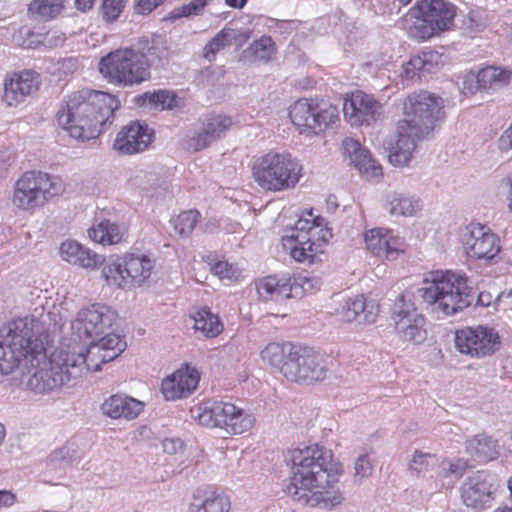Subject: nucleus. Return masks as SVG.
Masks as SVG:
<instances>
[{
	"instance_id": "nucleus-33",
	"label": "nucleus",
	"mask_w": 512,
	"mask_h": 512,
	"mask_svg": "<svg viewBox=\"0 0 512 512\" xmlns=\"http://www.w3.org/2000/svg\"><path fill=\"white\" fill-rule=\"evenodd\" d=\"M123 262V270L132 280L131 288L141 286L150 277L154 267L153 261L145 255L128 254Z\"/></svg>"
},
{
	"instance_id": "nucleus-40",
	"label": "nucleus",
	"mask_w": 512,
	"mask_h": 512,
	"mask_svg": "<svg viewBox=\"0 0 512 512\" xmlns=\"http://www.w3.org/2000/svg\"><path fill=\"white\" fill-rule=\"evenodd\" d=\"M247 52L255 61L267 63L273 59L277 48L271 36L263 35L250 44Z\"/></svg>"
},
{
	"instance_id": "nucleus-13",
	"label": "nucleus",
	"mask_w": 512,
	"mask_h": 512,
	"mask_svg": "<svg viewBox=\"0 0 512 512\" xmlns=\"http://www.w3.org/2000/svg\"><path fill=\"white\" fill-rule=\"evenodd\" d=\"M299 162H257L253 166L254 180L265 190L280 191L294 187L301 176Z\"/></svg>"
},
{
	"instance_id": "nucleus-24",
	"label": "nucleus",
	"mask_w": 512,
	"mask_h": 512,
	"mask_svg": "<svg viewBox=\"0 0 512 512\" xmlns=\"http://www.w3.org/2000/svg\"><path fill=\"white\" fill-rule=\"evenodd\" d=\"M512 72L495 66L480 69L477 73L469 72L463 80V92L474 94L478 90L490 89L509 83Z\"/></svg>"
},
{
	"instance_id": "nucleus-4",
	"label": "nucleus",
	"mask_w": 512,
	"mask_h": 512,
	"mask_svg": "<svg viewBox=\"0 0 512 512\" xmlns=\"http://www.w3.org/2000/svg\"><path fill=\"white\" fill-rule=\"evenodd\" d=\"M402 110L404 118L398 121L395 139L387 146L389 160H411L416 140L427 137L445 117L444 100L426 90L407 95Z\"/></svg>"
},
{
	"instance_id": "nucleus-64",
	"label": "nucleus",
	"mask_w": 512,
	"mask_h": 512,
	"mask_svg": "<svg viewBox=\"0 0 512 512\" xmlns=\"http://www.w3.org/2000/svg\"><path fill=\"white\" fill-rule=\"evenodd\" d=\"M326 205H327V209L328 211L330 212H334L337 210L338 208V203H337V198L336 196L334 195H329L327 198H326Z\"/></svg>"
},
{
	"instance_id": "nucleus-48",
	"label": "nucleus",
	"mask_w": 512,
	"mask_h": 512,
	"mask_svg": "<svg viewBox=\"0 0 512 512\" xmlns=\"http://www.w3.org/2000/svg\"><path fill=\"white\" fill-rule=\"evenodd\" d=\"M76 351H82L85 359L87 368L85 371L93 370L99 371L101 369V364L113 361L116 359L121 353H115V350H101L99 354H95L90 357L86 353V349L74 347Z\"/></svg>"
},
{
	"instance_id": "nucleus-10",
	"label": "nucleus",
	"mask_w": 512,
	"mask_h": 512,
	"mask_svg": "<svg viewBox=\"0 0 512 512\" xmlns=\"http://www.w3.org/2000/svg\"><path fill=\"white\" fill-rule=\"evenodd\" d=\"M467 467L466 462L458 460L456 462L442 463L439 466V459L435 454L425 453L416 450L409 462V471L412 475L417 477H424L427 473L434 471L436 472L435 480H428L424 489L428 494H435L440 492L444 488L453 486L454 480L445 482V479L453 476L458 479L462 476L463 472Z\"/></svg>"
},
{
	"instance_id": "nucleus-1",
	"label": "nucleus",
	"mask_w": 512,
	"mask_h": 512,
	"mask_svg": "<svg viewBox=\"0 0 512 512\" xmlns=\"http://www.w3.org/2000/svg\"><path fill=\"white\" fill-rule=\"evenodd\" d=\"M33 318L24 317L0 328V374L16 369L27 377L26 386L45 393L80 378L87 368L82 351L56 349L47 359L43 339L34 331Z\"/></svg>"
},
{
	"instance_id": "nucleus-18",
	"label": "nucleus",
	"mask_w": 512,
	"mask_h": 512,
	"mask_svg": "<svg viewBox=\"0 0 512 512\" xmlns=\"http://www.w3.org/2000/svg\"><path fill=\"white\" fill-rule=\"evenodd\" d=\"M492 476L478 471L465 479L461 486L463 503L476 511H482L492 506L495 491Z\"/></svg>"
},
{
	"instance_id": "nucleus-50",
	"label": "nucleus",
	"mask_w": 512,
	"mask_h": 512,
	"mask_svg": "<svg viewBox=\"0 0 512 512\" xmlns=\"http://www.w3.org/2000/svg\"><path fill=\"white\" fill-rule=\"evenodd\" d=\"M127 0H102L101 13L106 22L115 21L123 12Z\"/></svg>"
},
{
	"instance_id": "nucleus-38",
	"label": "nucleus",
	"mask_w": 512,
	"mask_h": 512,
	"mask_svg": "<svg viewBox=\"0 0 512 512\" xmlns=\"http://www.w3.org/2000/svg\"><path fill=\"white\" fill-rule=\"evenodd\" d=\"M88 236L96 243L112 245L121 241L122 232L117 224L103 220L88 230Z\"/></svg>"
},
{
	"instance_id": "nucleus-23",
	"label": "nucleus",
	"mask_w": 512,
	"mask_h": 512,
	"mask_svg": "<svg viewBox=\"0 0 512 512\" xmlns=\"http://www.w3.org/2000/svg\"><path fill=\"white\" fill-rule=\"evenodd\" d=\"M199 380L198 371L185 366L163 380L161 391L166 400L186 398L196 389Z\"/></svg>"
},
{
	"instance_id": "nucleus-11",
	"label": "nucleus",
	"mask_w": 512,
	"mask_h": 512,
	"mask_svg": "<svg viewBox=\"0 0 512 512\" xmlns=\"http://www.w3.org/2000/svg\"><path fill=\"white\" fill-rule=\"evenodd\" d=\"M412 10L421 20L414 26L413 36L421 41L448 30L456 15L455 7L444 0H421Z\"/></svg>"
},
{
	"instance_id": "nucleus-44",
	"label": "nucleus",
	"mask_w": 512,
	"mask_h": 512,
	"mask_svg": "<svg viewBox=\"0 0 512 512\" xmlns=\"http://www.w3.org/2000/svg\"><path fill=\"white\" fill-rule=\"evenodd\" d=\"M340 152L345 160H371L369 149L353 137H345L342 140Z\"/></svg>"
},
{
	"instance_id": "nucleus-53",
	"label": "nucleus",
	"mask_w": 512,
	"mask_h": 512,
	"mask_svg": "<svg viewBox=\"0 0 512 512\" xmlns=\"http://www.w3.org/2000/svg\"><path fill=\"white\" fill-rule=\"evenodd\" d=\"M210 0H192L188 4L182 5L175 10L177 17H189L199 14Z\"/></svg>"
},
{
	"instance_id": "nucleus-3",
	"label": "nucleus",
	"mask_w": 512,
	"mask_h": 512,
	"mask_svg": "<svg viewBox=\"0 0 512 512\" xmlns=\"http://www.w3.org/2000/svg\"><path fill=\"white\" fill-rule=\"evenodd\" d=\"M120 101L108 92L81 89L69 93L56 113L59 126L72 138L89 141L102 135L115 118Z\"/></svg>"
},
{
	"instance_id": "nucleus-41",
	"label": "nucleus",
	"mask_w": 512,
	"mask_h": 512,
	"mask_svg": "<svg viewBox=\"0 0 512 512\" xmlns=\"http://www.w3.org/2000/svg\"><path fill=\"white\" fill-rule=\"evenodd\" d=\"M124 262H112L106 264L102 269V275L108 285L115 286L120 289H131V281L123 270Z\"/></svg>"
},
{
	"instance_id": "nucleus-35",
	"label": "nucleus",
	"mask_w": 512,
	"mask_h": 512,
	"mask_svg": "<svg viewBox=\"0 0 512 512\" xmlns=\"http://www.w3.org/2000/svg\"><path fill=\"white\" fill-rule=\"evenodd\" d=\"M414 316H423L415 306V295L406 291L399 295L392 308V319L396 332H400V325L412 326Z\"/></svg>"
},
{
	"instance_id": "nucleus-12",
	"label": "nucleus",
	"mask_w": 512,
	"mask_h": 512,
	"mask_svg": "<svg viewBox=\"0 0 512 512\" xmlns=\"http://www.w3.org/2000/svg\"><path fill=\"white\" fill-rule=\"evenodd\" d=\"M292 360L284 368V377L295 382L322 381L329 371L328 358L311 347L297 345Z\"/></svg>"
},
{
	"instance_id": "nucleus-32",
	"label": "nucleus",
	"mask_w": 512,
	"mask_h": 512,
	"mask_svg": "<svg viewBox=\"0 0 512 512\" xmlns=\"http://www.w3.org/2000/svg\"><path fill=\"white\" fill-rule=\"evenodd\" d=\"M466 452L479 463H487L499 456V444L486 433H480L466 440Z\"/></svg>"
},
{
	"instance_id": "nucleus-7",
	"label": "nucleus",
	"mask_w": 512,
	"mask_h": 512,
	"mask_svg": "<svg viewBox=\"0 0 512 512\" xmlns=\"http://www.w3.org/2000/svg\"><path fill=\"white\" fill-rule=\"evenodd\" d=\"M295 130L308 137L324 136L341 121L338 106L319 96L300 97L288 108Z\"/></svg>"
},
{
	"instance_id": "nucleus-46",
	"label": "nucleus",
	"mask_w": 512,
	"mask_h": 512,
	"mask_svg": "<svg viewBox=\"0 0 512 512\" xmlns=\"http://www.w3.org/2000/svg\"><path fill=\"white\" fill-rule=\"evenodd\" d=\"M232 125V119L225 115H212L205 119L203 127L210 140L219 139Z\"/></svg>"
},
{
	"instance_id": "nucleus-2",
	"label": "nucleus",
	"mask_w": 512,
	"mask_h": 512,
	"mask_svg": "<svg viewBox=\"0 0 512 512\" xmlns=\"http://www.w3.org/2000/svg\"><path fill=\"white\" fill-rule=\"evenodd\" d=\"M332 459L331 450L319 445L289 450L285 461L292 464L293 475L285 492L309 507L331 509L339 505L344 498Z\"/></svg>"
},
{
	"instance_id": "nucleus-36",
	"label": "nucleus",
	"mask_w": 512,
	"mask_h": 512,
	"mask_svg": "<svg viewBox=\"0 0 512 512\" xmlns=\"http://www.w3.org/2000/svg\"><path fill=\"white\" fill-rule=\"evenodd\" d=\"M194 329L206 338L218 336L223 330V324L219 317L211 312L208 307H202L192 313Z\"/></svg>"
},
{
	"instance_id": "nucleus-63",
	"label": "nucleus",
	"mask_w": 512,
	"mask_h": 512,
	"mask_svg": "<svg viewBox=\"0 0 512 512\" xmlns=\"http://www.w3.org/2000/svg\"><path fill=\"white\" fill-rule=\"evenodd\" d=\"M95 3V0H75V6L80 11L90 10Z\"/></svg>"
},
{
	"instance_id": "nucleus-29",
	"label": "nucleus",
	"mask_w": 512,
	"mask_h": 512,
	"mask_svg": "<svg viewBox=\"0 0 512 512\" xmlns=\"http://www.w3.org/2000/svg\"><path fill=\"white\" fill-rule=\"evenodd\" d=\"M256 289L263 301L282 302L295 296L293 291L296 286L292 284V278L289 276H267L256 282Z\"/></svg>"
},
{
	"instance_id": "nucleus-17",
	"label": "nucleus",
	"mask_w": 512,
	"mask_h": 512,
	"mask_svg": "<svg viewBox=\"0 0 512 512\" xmlns=\"http://www.w3.org/2000/svg\"><path fill=\"white\" fill-rule=\"evenodd\" d=\"M41 84V75L34 69L10 72L4 78L2 101L6 106L17 107L36 94Z\"/></svg>"
},
{
	"instance_id": "nucleus-6",
	"label": "nucleus",
	"mask_w": 512,
	"mask_h": 512,
	"mask_svg": "<svg viewBox=\"0 0 512 512\" xmlns=\"http://www.w3.org/2000/svg\"><path fill=\"white\" fill-rule=\"evenodd\" d=\"M155 58L161 59V54L154 45L148 47L146 51L120 48L103 56L98 68L110 84L132 87L150 79L151 62Z\"/></svg>"
},
{
	"instance_id": "nucleus-62",
	"label": "nucleus",
	"mask_w": 512,
	"mask_h": 512,
	"mask_svg": "<svg viewBox=\"0 0 512 512\" xmlns=\"http://www.w3.org/2000/svg\"><path fill=\"white\" fill-rule=\"evenodd\" d=\"M290 158H291V154H289V153H286V152L279 153V152L271 151L263 157V160H272V161L290 160Z\"/></svg>"
},
{
	"instance_id": "nucleus-51",
	"label": "nucleus",
	"mask_w": 512,
	"mask_h": 512,
	"mask_svg": "<svg viewBox=\"0 0 512 512\" xmlns=\"http://www.w3.org/2000/svg\"><path fill=\"white\" fill-rule=\"evenodd\" d=\"M354 480L361 482L363 479L372 475L373 465L367 454H362L357 457L354 464Z\"/></svg>"
},
{
	"instance_id": "nucleus-47",
	"label": "nucleus",
	"mask_w": 512,
	"mask_h": 512,
	"mask_svg": "<svg viewBox=\"0 0 512 512\" xmlns=\"http://www.w3.org/2000/svg\"><path fill=\"white\" fill-rule=\"evenodd\" d=\"M360 176L369 182H379L383 176V168L379 162H350Z\"/></svg>"
},
{
	"instance_id": "nucleus-58",
	"label": "nucleus",
	"mask_w": 512,
	"mask_h": 512,
	"mask_svg": "<svg viewBox=\"0 0 512 512\" xmlns=\"http://www.w3.org/2000/svg\"><path fill=\"white\" fill-rule=\"evenodd\" d=\"M499 148L503 151L512 150V123L499 138Z\"/></svg>"
},
{
	"instance_id": "nucleus-60",
	"label": "nucleus",
	"mask_w": 512,
	"mask_h": 512,
	"mask_svg": "<svg viewBox=\"0 0 512 512\" xmlns=\"http://www.w3.org/2000/svg\"><path fill=\"white\" fill-rule=\"evenodd\" d=\"M333 234L331 232V229L324 227L318 229V233H316V236L312 239V242H317L321 244V248L323 247V244L327 243L331 238Z\"/></svg>"
},
{
	"instance_id": "nucleus-16",
	"label": "nucleus",
	"mask_w": 512,
	"mask_h": 512,
	"mask_svg": "<svg viewBox=\"0 0 512 512\" xmlns=\"http://www.w3.org/2000/svg\"><path fill=\"white\" fill-rule=\"evenodd\" d=\"M460 239L466 254L477 260H493L501 251L498 235L480 223L465 226L460 233Z\"/></svg>"
},
{
	"instance_id": "nucleus-21",
	"label": "nucleus",
	"mask_w": 512,
	"mask_h": 512,
	"mask_svg": "<svg viewBox=\"0 0 512 512\" xmlns=\"http://www.w3.org/2000/svg\"><path fill=\"white\" fill-rule=\"evenodd\" d=\"M364 239L367 249L381 259L395 260L404 252V240L389 229H371L365 233Z\"/></svg>"
},
{
	"instance_id": "nucleus-49",
	"label": "nucleus",
	"mask_w": 512,
	"mask_h": 512,
	"mask_svg": "<svg viewBox=\"0 0 512 512\" xmlns=\"http://www.w3.org/2000/svg\"><path fill=\"white\" fill-rule=\"evenodd\" d=\"M230 33L227 29L219 31L205 46L204 57L212 61L216 54L229 44Z\"/></svg>"
},
{
	"instance_id": "nucleus-19",
	"label": "nucleus",
	"mask_w": 512,
	"mask_h": 512,
	"mask_svg": "<svg viewBox=\"0 0 512 512\" xmlns=\"http://www.w3.org/2000/svg\"><path fill=\"white\" fill-rule=\"evenodd\" d=\"M153 130L138 121L123 126L117 133L113 148L123 155H133L144 152L153 141Z\"/></svg>"
},
{
	"instance_id": "nucleus-31",
	"label": "nucleus",
	"mask_w": 512,
	"mask_h": 512,
	"mask_svg": "<svg viewBox=\"0 0 512 512\" xmlns=\"http://www.w3.org/2000/svg\"><path fill=\"white\" fill-rule=\"evenodd\" d=\"M61 258L82 268L95 269L104 263V256L84 248L74 240H67L59 247Z\"/></svg>"
},
{
	"instance_id": "nucleus-57",
	"label": "nucleus",
	"mask_w": 512,
	"mask_h": 512,
	"mask_svg": "<svg viewBox=\"0 0 512 512\" xmlns=\"http://www.w3.org/2000/svg\"><path fill=\"white\" fill-rule=\"evenodd\" d=\"M212 272L215 274V275H218L220 278H232L233 275H234V271H233V268L232 266L225 262V261H218L216 262L212 268H211Z\"/></svg>"
},
{
	"instance_id": "nucleus-25",
	"label": "nucleus",
	"mask_w": 512,
	"mask_h": 512,
	"mask_svg": "<svg viewBox=\"0 0 512 512\" xmlns=\"http://www.w3.org/2000/svg\"><path fill=\"white\" fill-rule=\"evenodd\" d=\"M339 314L345 322L372 324L378 317L379 305L375 300H367L363 295H358L347 299Z\"/></svg>"
},
{
	"instance_id": "nucleus-22",
	"label": "nucleus",
	"mask_w": 512,
	"mask_h": 512,
	"mask_svg": "<svg viewBox=\"0 0 512 512\" xmlns=\"http://www.w3.org/2000/svg\"><path fill=\"white\" fill-rule=\"evenodd\" d=\"M379 103L370 95L357 90L345 98L343 112L352 126L370 124L374 120Z\"/></svg>"
},
{
	"instance_id": "nucleus-45",
	"label": "nucleus",
	"mask_w": 512,
	"mask_h": 512,
	"mask_svg": "<svg viewBox=\"0 0 512 512\" xmlns=\"http://www.w3.org/2000/svg\"><path fill=\"white\" fill-rule=\"evenodd\" d=\"M412 326L400 325V332L398 335L404 340L420 344L426 339V330L424 329L425 318L424 316H415Z\"/></svg>"
},
{
	"instance_id": "nucleus-27",
	"label": "nucleus",
	"mask_w": 512,
	"mask_h": 512,
	"mask_svg": "<svg viewBox=\"0 0 512 512\" xmlns=\"http://www.w3.org/2000/svg\"><path fill=\"white\" fill-rule=\"evenodd\" d=\"M443 65V55L435 50H423L410 57L402 66L401 76L406 80L420 77L421 72H434Z\"/></svg>"
},
{
	"instance_id": "nucleus-20",
	"label": "nucleus",
	"mask_w": 512,
	"mask_h": 512,
	"mask_svg": "<svg viewBox=\"0 0 512 512\" xmlns=\"http://www.w3.org/2000/svg\"><path fill=\"white\" fill-rule=\"evenodd\" d=\"M317 227L311 224L308 219H299L292 230V234L288 236L295 241V245L291 248V256L298 262L313 263L318 253H321V244L312 242L316 236Z\"/></svg>"
},
{
	"instance_id": "nucleus-52",
	"label": "nucleus",
	"mask_w": 512,
	"mask_h": 512,
	"mask_svg": "<svg viewBox=\"0 0 512 512\" xmlns=\"http://www.w3.org/2000/svg\"><path fill=\"white\" fill-rule=\"evenodd\" d=\"M78 458V452L71 445H65L51 454V461L71 464Z\"/></svg>"
},
{
	"instance_id": "nucleus-14",
	"label": "nucleus",
	"mask_w": 512,
	"mask_h": 512,
	"mask_svg": "<svg viewBox=\"0 0 512 512\" xmlns=\"http://www.w3.org/2000/svg\"><path fill=\"white\" fill-rule=\"evenodd\" d=\"M117 318V314L110 307L102 304H93L81 309L71 322V329L79 340H95L106 332Z\"/></svg>"
},
{
	"instance_id": "nucleus-61",
	"label": "nucleus",
	"mask_w": 512,
	"mask_h": 512,
	"mask_svg": "<svg viewBox=\"0 0 512 512\" xmlns=\"http://www.w3.org/2000/svg\"><path fill=\"white\" fill-rule=\"evenodd\" d=\"M492 302V295L489 292H480L477 295L476 304L478 306L487 307Z\"/></svg>"
},
{
	"instance_id": "nucleus-59",
	"label": "nucleus",
	"mask_w": 512,
	"mask_h": 512,
	"mask_svg": "<svg viewBox=\"0 0 512 512\" xmlns=\"http://www.w3.org/2000/svg\"><path fill=\"white\" fill-rule=\"evenodd\" d=\"M16 502V496L9 490H0V508L11 507Z\"/></svg>"
},
{
	"instance_id": "nucleus-54",
	"label": "nucleus",
	"mask_w": 512,
	"mask_h": 512,
	"mask_svg": "<svg viewBox=\"0 0 512 512\" xmlns=\"http://www.w3.org/2000/svg\"><path fill=\"white\" fill-rule=\"evenodd\" d=\"M214 140H210L209 135L207 131H205V128H202V131L191 137L187 141V150L189 151H201L205 148H207Z\"/></svg>"
},
{
	"instance_id": "nucleus-5",
	"label": "nucleus",
	"mask_w": 512,
	"mask_h": 512,
	"mask_svg": "<svg viewBox=\"0 0 512 512\" xmlns=\"http://www.w3.org/2000/svg\"><path fill=\"white\" fill-rule=\"evenodd\" d=\"M416 292L432 312L444 317L463 311L476 296L467 278L451 271L431 272Z\"/></svg>"
},
{
	"instance_id": "nucleus-30",
	"label": "nucleus",
	"mask_w": 512,
	"mask_h": 512,
	"mask_svg": "<svg viewBox=\"0 0 512 512\" xmlns=\"http://www.w3.org/2000/svg\"><path fill=\"white\" fill-rule=\"evenodd\" d=\"M230 507L229 497L210 487L198 488L190 504L191 512H229Z\"/></svg>"
},
{
	"instance_id": "nucleus-15",
	"label": "nucleus",
	"mask_w": 512,
	"mask_h": 512,
	"mask_svg": "<svg viewBox=\"0 0 512 512\" xmlns=\"http://www.w3.org/2000/svg\"><path fill=\"white\" fill-rule=\"evenodd\" d=\"M454 342L461 354L481 358L490 356L499 349L500 337L493 328L467 327L456 332Z\"/></svg>"
},
{
	"instance_id": "nucleus-37",
	"label": "nucleus",
	"mask_w": 512,
	"mask_h": 512,
	"mask_svg": "<svg viewBox=\"0 0 512 512\" xmlns=\"http://www.w3.org/2000/svg\"><path fill=\"white\" fill-rule=\"evenodd\" d=\"M139 106H149L155 110H171L178 106L175 92L159 89L153 92H145L136 98Z\"/></svg>"
},
{
	"instance_id": "nucleus-9",
	"label": "nucleus",
	"mask_w": 512,
	"mask_h": 512,
	"mask_svg": "<svg viewBox=\"0 0 512 512\" xmlns=\"http://www.w3.org/2000/svg\"><path fill=\"white\" fill-rule=\"evenodd\" d=\"M194 418L202 426L221 428L228 434H242L255 423L253 414L222 400L201 403L195 409Z\"/></svg>"
},
{
	"instance_id": "nucleus-56",
	"label": "nucleus",
	"mask_w": 512,
	"mask_h": 512,
	"mask_svg": "<svg viewBox=\"0 0 512 512\" xmlns=\"http://www.w3.org/2000/svg\"><path fill=\"white\" fill-rule=\"evenodd\" d=\"M164 2L165 0H134V10L137 14L148 15Z\"/></svg>"
},
{
	"instance_id": "nucleus-39",
	"label": "nucleus",
	"mask_w": 512,
	"mask_h": 512,
	"mask_svg": "<svg viewBox=\"0 0 512 512\" xmlns=\"http://www.w3.org/2000/svg\"><path fill=\"white\" fill-rule=\"evenodd\" d=\"M66 0H32L28 12L44 21H50L62 14Z\"/></svg>"
},
{
	"instance_id": "nucleus-34",
	"label": "nucleus",
	"mask_w": 512,
	"mask_h": 512,
	"mask_svg": "<svg viewBox=\"0 0 512 512\" xmlns=\"http://www.w3.org/2000/svg\"><path fill=\"white\" fill-rule=\"evenodd\" d=\"M297 345L291 342L269 343L262 351L261 358L284 376V368L292 360Z\"/></svg>"
},
{
	"instance_id": "nucleus-28",
	"label": "nucleus",
	"mask_w": 512,
	"mask_h": 512,
	"mask_svg": "<svg viewBox=\"0 0 512 512\" xmlns=\"http://www.w3.org/2000/svg\"><path fill=\"white\" fill-rule=\"evenodd\" d=\"M143 410V403L133 397L115 394L107 398L101 405L103 415L111 419L132 420Z\"/></svg>"
},
{
	"instance_id": "nucleus-55",
	"label": "nucleus",
	"mask_w": 512,
	"mask_h": 512,
	"mask_svg": "<svg viewBox=\"0 0 512 512\" xmlns=\"http://www.w3.org/2000/svg\"><path fill=\"white\" fill-rule=\"evenodd\" d=\"M292 284L296 286V289L293 291L296 294L298 293V289H301L303 292H312L314 289H318L320 287V279L316 277H299L292 278Z\"/></svg>"
},
{
	"instance_id": "nucleus-26",
	"label": "nucleus",
	"mask_w": 512,
	"mask_h": 512,
	"mask_svg": "<svg viewBox=\"0 0 512 512\" xmlns=\"http://www.w3.org/2000/svg\"><path fill=\"white\" fill-rule=\"evenodd\" d=\"M383 209L391 216L412 217L422 209L421 199L404 191H388L383 195Z\"/></svg>"
},
{
	"instance_id": "nucleus-42",
	"label": "nucleus",
	"mask_w": 512,
	"mask_h": 512,
	"mask_svg": "<svg viewBox=\"0 0 512 512\" xmlns=\"http://www.w3.org/2000/svg\"><path fill=\"white\" fill-rule=\"evenodd\" d=\"M126 347V342L119 335L107 334L97 342L95 340L91 341L89 348L86 349V353L90 357L99 354L101 350H115V353H122Z\"/></svg>"
},
{
	"instance_id": "nucleus-8",
	"label": "nucleus",
	"mask_w": 512,
	"mask_h": 512,
	"mask_svg": "<svg viewBox=\"0 0 512 512\" xmlns=\"http://www.w3.org/2000/svg\"><path fill=\"white\" fill-rule=\"evenodd\" d=\"M60 177L42 171H27L14 184L12 204L20 210L32 211L64 192Z\"/></svg>"
},
{
	"instance_id": "nucleus-43",
	"label": "nucleus",
	"mask_w": 512,
	"mask_h": 512,
	"mask_svg": "<svg viewBox=\"0 0 512 512\" xmlns=\"http://www.w3.org/2000/svg\"><path fill=\"white\" fill-rule=\"evenodd\" d=\"M200 219V213L197 210H187L171 219L174 231L180 237H188Z\"/></svg>"
}]
</instances>
